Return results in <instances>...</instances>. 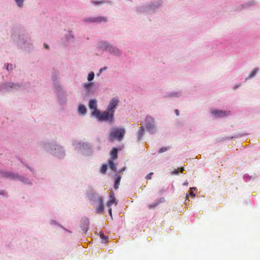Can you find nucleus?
<instances>
[{"instance_id": "18", "label": "nucleus", "mask_w": 260, "mask_h": 260, "mask_svg": "<svg viewBox=\"0 0 260 260\" xmlns=\"http://www.w3.org/2000/svg\"><path fill=\"white\" fill-rule=\"evenodd\" d=\"M184 170V168H183V167H182V168H180V171H179L178 169H175V170L172 172V174H174V175H177V174H178L179 172H182Z\"/></svg>"}, {"instance_id": "31", "label": "nucleus", "mask_w": 260, "mask_h": 260, "mask_svg": "<svg viewBox=\"0 0 260 260\" xmlns=\"http://www.w3.org/2000/svg\"><path fill=\"white\" fill-rule=\"evenodd\" d=\"M107 69L106 67H105V68H101L100 70V73H101L102 72H103V71H105L106 69Z\"/></svg>"}, {"instance_id": "30", "label": "nucleus", "mask_w": 260, "mask_h": 260, "mask_svg": "<svg viewBox=\"0 0 260 260\" xmlns=\"http://www.w3.org/2000/svg\"><path fill=\"white\" fill-rule=\"evenodd\" d=\"M109 214L110 215V216L112 217V209L110 207H109Z\"/></svg>"}, {"instance_id": "13", "label": "nucleus", "mask_w": 260, "mask_h": 260, "mask_svg": "<svg viewBox=\"0 0 260 260\" xmlns=\"http://www.w3.org/2000/svg\"><path fill=\"white\" fill-rule=\"evenodd\" d=\"M121 179V176H118L115 181V184H114V188L115 189H117L119 187V183Z\"/></svg>"}, {"instance_id": "12", "label": "nucleus", "mask_w": 260, "mask_h": 260, "mask_svg": "<svg viewBox=\"0 0 260 260\" xmlns=\"http://www.w3.org/2000/svg\"><path fill=\"white\" fill-rule=\"evenodd\" d=\"M78 111L80 114H84L86 112V109L83 105H80L78 108Z\"/></svg>"}, {"instance_id": "16", "label": "nucleus", "mask_w": 260, "mask_h": 260, "mask_svg": "<svg viewBox=\"0 0 260 260\" xmlns=\"http://www.w3.org/2000/svg\"><path fill=\"white\" fill-rule=\"evenodd\" d=\"M108 162H109V167L111 169V170H112L113 171H115L116 167L113 161V160H109Z\"/></svg>"}, {"instance_id": "9", "label": "nucleus", "mask_w": 260, "mask_h": 260, "mask_svg": "<svg viewBox=\"0 0 260 260\" xmlns=\"http://www.w3.org/2000/svg\"><path fill=\"white\" fill-rule=\"evenodd\" d=\"M3 176L10 179H15L18 178L19 177L17 174H15L12 172H4L2 174Z\"/></svg>"}, {"instance_id": "4", "label": "nucleus", "mask_w": 260, "mask_h": 260, "mask_svg": "<svg viewBox=\"0 0 260 260\" xmlns=\"http://www.w3.org/2000/svg\"><path fill=\"white\" fill-rule=\"evenodd\" d=\"M107 21V18L103 16H99L96 17H90L84 19V21L85 22H106Z\"/></svg>"}, {"instance_id": "22", "label": "nucleus", "mask_w": 260, "mask_h": 260, "mask_svg": "<svg viewBox=\"0 0 260 260\" xmlns=\"http://www.w3.org/2000/svg\"><path fill=\"white\" fill-rule=\"evenodd\" d=\"M158 204H159L158 202H156L154 204L149 205L148 206V208L149 209H153V208L156 207L158 205Z\"/></svg>"}, {"instance_id": "25", "label": "nucleus", "mask_w": 260, "mask_h": 260, "mask_svg": "<svg viewBox=\"0 0 260 260\" xmlns=\"http://www.w3.org/2000/svg\"><path fill=\"white\" fill-rule=\"evenodd\" d=\"M19 7H21L23 5V0H15Z\"/></svg>"}, {"instance_id": "21", "label": "nucleus", "mask_w": 260, "mask_h": 260, "mask_svg": "<svg viewBox=\"0 0 260 260\" xmlns=\"http://www.w3.org/2000/svg\"><path fill=\"white\" fill-rule=\"evenodd\" d=\"M257 71H258V69H257V68H255V69H254L252 71V72H251V73L250 75H249V77H250V78L254 77V76L255 75V74H256V73H257Z\"/></svg>"}, {"instance_id": "23", "label": "nucleus", "mask_w": 260, "mask_h": 260, "mask_svg": "<svg viewBox=\"0 0 260 260\" xmlns=\"http://www.w3.org/2000/svg\"><path fill=\"white\" fill-rule=\"evenodd\" d=\"M100 236L101 239H102L105 242H106L108 241V237L105 236L103 233H101Z\"/></svg>"}, {"instance_id": "24", "label": "nucleus", "mask_w": 260, "mask_h": 260, "mask_svg": "<svg viewBox=\"0 0 260 260\" xmlns=\"http://www.w3.org/2000/svg\"><path fill=\"white\" fill-rule=\"evenodd\" d=\"M168 150V147H162L159 150L158 153H162V152H164L167 151Z\"/></svg>"}, {"instance_id": "14", "label": "nucleus", "mask_w": 260, "mask_h": 260, "mask_svg": "<svg viewBox=\"0 0 260 260\" xmlns=\"http://www.w3.org/2000/svg\"><path fill=\"white\" fill-rule=\"evenodd\" d=\"M144 133V129L143 127H141L140 128V129L138 132V140H140L141 139L142 137H143Z\"/></svg>"}, {"instance_id": "26", "label": "nucleus", "mask_w": 260, "mask_h": 260, "mask_svg": "<svg viewBox=\"0 0 260 260\" xmlns=\"http://www.w3.org/2000/svg\"><path fill=\"white\" fill-rule=\"evenodd\" d=\"M111 48L113 50V51L115 54L118 55L119 54V51L117 49L113 47H111Z\"/></svg>"}, {"instance_id": "20", "label": "nucleus", "mask_w": 260, "mask_h": 260, "mask_svg": "<svg viewBox=\"0 0 260 260\" xmlns=\"http://www.w3.org/2000/svg\"><path fill=\"white\" fill-rule=\"evenodd\" d=\"M94 77V74L93 72H91L88 74V80L90 81L92 80Z\"/></svg>"}, {"instance_id": "29", "label": "nucleus", "mask_w": 260, "mask_h": 260, "mask_svg": "<svg viewBox=\"0 0 260 260\" xmlns=\"http://www.w3.org/2000/svg\"><path fill=\"white\" fill-rule=\"evenodd\" d=\"M153 173L152 172L149 173L146 177V179L149 180L151 179V176L153 175Z\"/></svg>"}, {"instance_id": "2", "label": "nucleus", "mask_w": 260, "mask_h": 260, "mask_svg": "<svg viewBox=\"0 0 260 260\" xmlns=\"http://www.w3.org/2000/svg\"><path fill=\"white\" fill-rule=\"evenodd\" d=\"M125 133L124 128H113L109 134V140L111 142H113L115 140L120 141L123 138Z\"/></svg>"}, {"instance_id": "6", "label": "nucleus", "mask_w": 260, "mask_h": 260, "mask_svg": "<svg viewBox=\"0 0 260 260\" xmlns=\"http://www.w3.org/2000/svg\"><path fill=\"white\" fill-rule=\"evenodd\" d=\"M230 112L222 110H214L212 112V114L216 117H222L229 114Z\"/></svg>"}, {"instance_id": "5", "label": "nucleus", "mask_w": 260, "mask_h": 260, "mask_svg": "<svg viewBox=\"0 0 260 260\" xmlns=\"http://www.w3.org/2000/svg\"><path fill=\"white\" fill-rule=\"evenodd\" d=\"M118 103V100L116 99H112L108 106L107 109L111 112L114 113L115 109Z\"/></svg>"}, {"instance_id": "35", "label": "nucleus", "mask_w": 260, "mask_h": 260, "mask_svg": "<svg viewBox=\"0 0 260 260\" xmlns=\"http://www.w3.org/2000/svg\"><path fill=\"white\" fill-rule=\"evenodd\" d=\"M190 189V190H193V189H194H194H196V188H195V187H191Z\"/></svg>"}, {"instance_id": "8", "label": "nucleus", "mask_w": 260, "mask_h": 260, "mask_svg": "<svg viewBox=\"0 0 260 260\" xmlns=\"http://www.w3.org/2000/svg\"><path fill=\"white\" fill-rule=\"evenodd\" d=\"M99 205L96 208V211L99 213H102L104 211V204L103 200L101 197H100L98 199Z\"/></svg>"}, {"instance_id": "3", "label": "nucleus", "mask_w": 260, "mask_h": 260, "mask_svg": "<svg viewBox=\"0 0 260 260\" xmlns=\"http://www.w3.org/2000/svg\"><path fill=\"white\" fill-rule=\"evenodd\" d=\"M154 119L151 116H148L145 119V127L147 130L152 132L155 129Z\"/></svg>"}, {"instance_id": "11", "label": "nucleus", "mask_w": 260, "mask_h": 260, "mask_svg": "<svg viewBox=\"0 0 260 260\" xmlns=\"http://www.w3.org/2000/svg\"><path fill=\"white\" fill-rule=\"evenodd\" d=\"M118 150L116 148H114L112 150L110 155L112 160L115 159L117 157Z\"/></svg>"}, {"instance_id": "27", "label": "nucleus", "mask_w": 260, "mask_h": 260, "mask_svg": "<svg viewBox=\"0 0 260 260\" xmlns=\"http://www.w3.org/2000/svg\"><path fill=\"white\" fill-rule=\"evenodd\" d=\"M92 83H86L84 85V87L86 89L88 90L90 88V87L92 85Z\"/></svg>"}, {"instance_id": "17", "label": "nucleus", "mask_w": 260, "mask_h": 260, "mask_svg": "<svg viewBox=\"0 0 260 260\" xmlns=\"http://www.w3.org/2000/svg\"><path fill=\"white\" fill-rule=\"evenodd\" d=\"M108 168V166L107 165H103L101 169V173L103 174L106 173Z\"/></svg>"}, {"instance_id": "10", "label": "nucleus", "mask_w": 260, "mask_h": 260, "mask_svg": "<svg viewBox=\"0 0 260 260\" xmlns=\"http://www.w3.org/2000/svg\"><path fill=\"white\" fill-rule=\"evenodd\" d=\"M89 107L90 109L93 110V111H99L97 110L96 101L95 100H91L89 102Z\"/></svg>"}, {"instance_id": "34", "label": "nucleus", "mask_w": 260, "mask_h": 260, "mask_svg": "<svg viewBox=\"0 0 260 260\" xmlns=\"http://www.w3.org/2000/svg\"><path fill=\"white\" fill-rule=\"evenodd\" d=\"M184 185H188V182H185L183 184Z\"/></svg>"}, {"instance_id": "28", "label": "nucleus", "mask_w": 260, "mask_h": 260, "mask_svg": "<svg viewBox=\"0 0 260 260\" xmlns=\"http://www.w3.org/2000/svg\"><path fill=\"white\" fill-rule=\"evenodd\" d=\"M189 195L192 196V197H195V194L192 191H190L189 194H186V199H188L189 196Z\"/></svg>"}, {"instance_id": "7", "label": "nucleus", "mask_w": 260, "mask_h": 260, "mask_svg": "<svg viewBox=\"0 0 260 260\" xmlns=\"http://www.w3.org/2000/svg\"><path fill=\"white\" fill-rule=\"evenodd\" d=\"M114 204L115 205H116L117 203L115 198L114 194L113 192L111 191L109 194V201L107 202V206L108 207H110Z\"/></svg>"}, {"instance_id": "1", "label": "nucleus", "mask_w": 260, "mask_h": 260, "mask_svg": "<svg viewBox=\"0 0 260 260\" xmlns=\"http://www.w3.org/2000/svg\"><path fill=\"white\" fill-rule=\"evenodd\" d=\"M92 115L96 117L101 121H108L112 122L114 118V113L109 110L101 113L100 111H92Z\"/></svg>"}, {"instance_id": "33", "label": "nucleus", "mask_w": 260, "mask_h": 260, "mask_svg": "<svg viewBox=\"0 0 260 260\" xmlns=\"http://www.w3.org/2000/svg\"><path fill=\"white\" fill-rule=\"evenodd\" d=\"M44 47L46 49H48L49 48V46L47 44H44Z\"/></svg>"}, {"instance_id": "19", "label": "nucleus", "mask_w": 260, "mask_h": 260, "mask_svg": "<svg viewBox=\"0 0 260 260\" xmlns=\"http://www.w3.org/2000/svg\"><path fill=\"white\" fill-rule=\"evenodd\" d=\"M92 3L94 5H100L103 4L105 3V2H104V1H97L93 0L92 1Z\"/></svg>"}, {"instance_id": "15", "label": "nucleus", "mask_w": 260, "mask_h": 260, "mask_svg": "<svg viewBox=\"0 0 260 260\" xmlns=\"http://www.w3.org/2000/svg\"><path fill=\"white\" fill-rule=\"evenodd\" d=\"M89 229V220L88 219L85 220V227L83 229L84 233L86 234Z\"/></svg>"}, {"instance_id": "32", "label": "nucleus", "mask_w": 260, "mask_h": 260, "mask_svg": "<svg viewBox=\"0 0 260 260\" xmlns=\"http://www.w3.org/2000/svg\"><path fill=\"white\" fill-rule=\"evenodd\" d=\"M175 113H176V114L177 116H178V115H179V111H178V110H177V109H176V110H175Z\"/></svg>"}]
</instances>
